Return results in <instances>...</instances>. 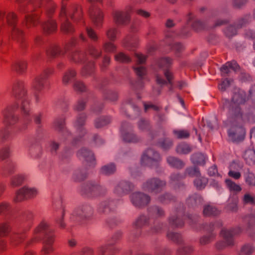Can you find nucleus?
<instances>
[{
    "instance_id": "nucleus-1",
    "label": "nucleus",
    "mask_w": 255,
    "mask_h": 255,
    "mask_svg": "<svg viewBox=\"0 0 255 255\" xmlns=\"http://www.w3.org/2000/svg\"><path fill=\"white\" fill-rule=\"evenodd\" d=\"M49 232L48 225L45 221H42L35 229L33 237L31 240V243H34L43 238L41 253L44 255L49 254L53 251L54 237L53 235H48Z\"/></svg>"
},
{
    "instance_id": "nucleus-2",
    "label": "nucleus",
    "mask_w": 255,
    "mask_h": 255,
    "mask_svg": "<svg viewBox=\"0 0 255 255\" xmlns=\"http://www.w3.org/2000/svg\"><path fill=\"white\" fill-rule=\"evenodd\" d=\"M16 3L18 11L21 13H26L24 18V25L27 28L35 27L40 24L42 13L41 8L34 11L31 5L27 2Z\"/></svg>"
},
{
    "instance_id": "nucleus-3",
    "label": "nucleus",
    "mask_w": 255,
    "mask_h": 255,
    "mask_svg": "<svg viewBox=\"0 0 255 255\" xmlns=\"http://www.w3.org/2000/svg\"><path fill=\"white\" fill-rule=\"evenodd\" d=\"M13 91L16 95L18 94L16 96L18 101L21 103L20 109L23 114L28 116L30 112L29 104L25 97L26 92L24 89L23 82L20 81L15 83L13 87Z\"/></svg>"
},
{
    "instance_id": "nucleus-4",
    "label": "nucleus",
    "mask_w": 255,
    "mask_h": 255,
    "mask_svg": "<svg viewBox=\"0 0 255 255\" xmlns=\"http://www.w3.org/2000/svg\"><path fill=\"white\" fill-rule=\"evenodd\" d=\"M133 7L128 5L124 10H115L113 12V16L115 22L119 25H126L130 21V14L133 11Z\"/></svg>"
},
{
    "instance_id": "nucleus-5",
    "label": "nucleus",
    "mask_w": 255,
    "mask_h": 255,
    "mask_svg": "<svg viewBox=\"0 0 255 255\" xmlns=\"http://www.w3.org/2000/svg\"><path fill=\"white\" fill-rule=\"evenodd\" d=\"M67 0H62V4L59 17L61 21L63 22L61 23V30L62 32L66 33H72L74 31V28L72 24L68 21V17L66 10V6L65 1Z\"/></svg>"
},
{
    "instance_id": "nucleus-6",
    "label": "nucleus",
    "mask_w": 255,
    "mask_h": 255,
    "mask_svg": "<svg viewBox=\"0 0 255 255\" xmlns=\"http://www.w3.org/2000/svg\"><path fill=\"white\" fill-rule=\"evenodd\" d=\"M37 194L36 190L34 188L23 187L18 190L13 198L15 203L22 202L29 198L35 197Z\"/></svg>"
},
{
    "instance_id": "nucleus-7",
    "label": "nucleus",
    "mask_w": 255,
    "mask_h": 255,
    "mask_svg": "<svg viewBox=\"0 0 255 255\" xmlns=\"http://www.w3.org/2000/svg\"><path fill=\"white\" fill-rule=\"evenodd\" d=\"M17 105L8 106L3 110V122L5 126L13 125L17 122V118L14 116V112L18 107Z\"/></svg>"
},
{
    "instance_id": "nucleus-8",
    "label": "nucleus",
    "mask_w": 255,
    "mask_h": 255,
    "mask_svg": "<svg viewBox=\"0 0 255 255\" xmlns=\"http://www.w3.org/2000/svg\"><path fill=\"white\" fill-rule=\"evenodd\" d=\"M5 19L7 25L11 28L17 27L18 16L13 11H8L6 13L3 9L0 8V22H3Z\"/></svg>"
},
{
    "instance_id": "nucleus-9",
    "label": "nucleus",
    "mask_w": 255,
    "mask_h": 255,
    "mask_svg": "<svg viewBox=\"0 0 255 255\" xmlns=\"http://www.w3.org/2000/svg\"><path fill=\"white\" fill-rule=\"evenodd\" d=\"M89 13L91 20L96 27H100L102 25L104 13L99 8L92 5L89 9Z\"/></svg>"
},
{
    "instance_id": "nucleus-10",
    "label": "nucleus",
    "mask_w": 255,
    "mask_h": 255,
    "mask_svg": "<svg viewBox=\"0 0 255 255\" xmlns=\"http://www.w3.org/2000/svg\"><path fill=\"white\" fill-rule=\"evenodd\" d=\"M160 159V156L157 152L150 149L143 153L141 157V164L151 166L152 162L158 161Z\"/></svg>"
},
{
    "instance_id": "nucleus-11",
    "label": "nucleus",
    "mask_w": 255,
    "mask_h": 255,
    "mask_svg": "<svg viewBox=\"0 0 255 255\" xmlns=\"http://www.w3.org/2000/svg\"><path fill=\"white\" fill-rule=\"evenodd\" d=\"M165 183L157 179H152L143 185V189L149 192H157L164 186Z\"/></svg>"
},
{
    "instance_id": "nucleus-12",
    "label": "nucleus",
    "mask_w": 255,
    "mask_h": 255,
    "mask_svg": "<svg viewBox=\"0 0 255 255\" xmlns=\"http://www.w3.org/2000/svg\"><path fill=\"white\" fill-rule=\"evenodd\" d=\"M48 72L45 71L41 75L36 77L32 82V87L36 92L42 90L46 84V79L48 76Z\"/></svg>"
},
{
    "instance_id": "nucleus-13",
    "label": "nucleus",
    "mask_w": 255,
    "mask_h": 255,
    "mask_svg": "<svg viewBox=\"0 0 255 255\" xmlns=\"http://www.w3.org/2000/svg\"><path fill=\"white\" fill-rule=\"evenodd\" d=\"M131 200L135 206L141 207L147 204L150 201V198L141 193H136L132 195Z\"/></svg>"
},
{
    "instance_id": "nucleus-14",
    "label": "nucleus",
    "mask_w": 255,
    "mask_h": 255,
    "mask_svg": "<svg viewBox=\"0 0 255 255\" xmlns=\"http://www.w3.org/2000/svg\"><path fill=\"white\" fill-rule=\"evenodd\" d=\"M234 234L233 231L223 229L221 232V235L223 238L224 244L223 245H221L220 243H218L217 245V248L221 249L224 247L232 245L233 243V235Z\"/></svg>"
},
{
    "instance_id": "nucleus-15",
    "label": "nucleus",
    "mask_w": 255,
    "mask_h": 255,
    "mask_svg": "<svg viewBox=\"0 0 255 255\" xmlns=\"http://www.w3.org/2000/svg\"><path fill=\"white\" fill-rule=\"evenodd\" d=\"M171 63L172 60L169 58H163L160 60L159 62V66L164 69L165 76L169 83H171L172 74L171 72L168 70V68L171 64Z\"/></svg>"
},
{
    "instance_id": "nucleus-16",
    "label": "nucleus",
    "mask_w": 255,
    "mask_h": 255,
    "mask_svg": "<svg viewBox=\"0 0 255 255\" xmlns=\"http://www.w3.org/2000/svg\"><path fill=\"white\" fill-rule=\"evenodd\" d=\"M10 38L12 40L22 44L25 41L24 32L17 27H14L11 28Z\"/></svg>"
},
{
    "instance_id": "nucleus-17",
    "label": "nucleus",
    "mask_w": 255,
    "mask_h": 255,
    "mask_svg": "<svg viewBox=\"0 0 255 255\" xmlns=\"http://www.w3.org/2000/svg\"><path fill=\"white\" fill-rule=\"evenodd\" d=\"M43 32L46 34H51L55 32L57 28V23L55 20L49 19L42 24Z\"/></svg>"
},
{
    "instance_id": "nucleus-18",
    "label": "nucleus",
    "mask_w": 255,
    "mask_h": 255,
    "mask_svg": "<svg viewBox=\"0 0 255 255\" xmlns=\"http://www.w3.org/2000/svg\"><path fill=\"white\" fill-rule=\"evenodd\" d=\"M239 67V66L236 61L228 62L221 68V74L223 76H225L231 72V70L236 71Z\"/></svg>"
},
{
    "instance_id": "nucleus-19",
    "label": "nucleus",
    "mask_w": 255,
    "mask_h": 255,
    "mask_svg": "<svg viewBox=\"0 0 255 255\" xmlns=\"http://www.w3.org/2000/svg\"><path fill=\"white\" fill-rule=\"evenodd\" d=\"M51 0H16V2L21 3L27 2L33 7V10H37L42 8L44 2H48Z\"/></svg>"
},
{
    "instance_id": "nucleus-20",
    "label": "nucleus",
    "mask_w": 255,
    "mask_h": 255,
    "mask_svg": "<svg viewBox=\"0 0 255 255\" xmlns=\"http://www.w3.org/2000/svg\"><path fill=\"white\" fill-rule=\"evenodd\" d=\"M72 8L73 9V12L71 15V18L74 21L84 23V21L83 20V12L81 6L75 5L72 7Z\"/></svg>"
},
{
    "instance_id": "nucleus-21",
    "label": "nucleus",
    "mask_w": 255,
    "mask_h": 255,
    "mask_svg": "<svg viewBox=\"0 0 255 255\" xmlns=\"http://www.w3.org/2000/svg\"><path fill=\"white\" fill-rule=\"evenodd\" d=\"M24 240V236L14 234L9 238V246L10 248H15L19 246Z\"/></svg>"
},
{
    "instance_id": "nucleus-22",
    "label": "nucleus",
    "mask_w": 255,
    "mask_h": 255,
    "mask_svg": "<svg viewBox=\"0 0 255 255\" xmlns=\"http://www.w3.org/2000/svg\"><path fill=\"white\" fill-rule=\"evenodd\" d=\"M12 69L16 72L21 73L25 71L27 68V63L25 61H18L12 65Z\"/></svg>"
},
{
    "instance_id": "nucleus-23",
    "label": "nucleus",
    "mask_w": 255,
    "mask_h": 255,
    "mask_svg": "<svg viewBox=\"0 0 255 255\" xmlns=\"http://www.w3.org/2000/svg\"><path fill=\"white\" fill-rule=\"evenodd\" d=\"M187 24L189 25H191L196 31L201 30L203 27L202 23L200 21L194 20L192 14L189 15Z\"/></svg>"
},
{
    "instance_id": "nucleus-24",
    "label": "nucleus",
    "mask_w": 255,
    "mask_h": 255,
    "mask_svg": "<svg viewBox=\"0 0 255 255\" xmlns=\"http://www.w3.org/2000/svg\"><path fill=\"white\" fill-rule=\"evenodd\" d=\"M78 156L79 157H83L87 161H94L95 158L92 152L86 149H83L78 153Z\"/></svg>"
},
{
    "instance_id": "nucleus-25",
    "label": "nucleus",
    "mask_w": 255,
    "mask_h": 255,
    "mask_svg": "<svg viewBox=\"0 0 255 255\" xmlns=\"http://www.w3.org/2000/svg\"><path fill=\"white\" fill-rule=\"evenodd\" d=\"M192 161L195 164L204 165L205 162L206 156L200 153H196L192 155Z\"/></svg>"
},
{
    "instance_id": "nucleus-26",
    "label": "nucleus",
    "mask_w": 255,
    "mask_h": 255,
    "mask_svg": "<svg viewBox=\"0 0 255 255\" xmlns=\"http://www.w3.org/2000/svg\"><path fill=\"white\" fill-rule=\"evenodd\" d=\"M57 7L56 3L53 1L47 2L46 7V14L48 17H50L55 12Z\"/></svg>"
},
{
    "instance_id": "nucleus-27",
    "label": "nucleus",
    "mask_w": 255,
    "mask_h": 255,
    "mask_svg": "<svg viewBox=\"0 0 255 255\" xmlns=\"http://www.w3.org/2000/svg\"><path fill=\"white\" fill-rule=\"evenodd\" d=\"M219 213L218 210L215 207L211 205H206L204 207L203 214L206 216L216 215Z\"/></svg>"
},
{
    "instance_id": "nucleus-28",
    "label": "nucleus",
    "mask_w": 255,
    "mask_h": 255,
    "mask_svg": "<svg viewBox=\"0 0 255 255\" xmlns=\"http://www.w3.org/2000/svg\"><path fill=\"white\" fill-rule=\"evenodd\" d=\"M47 54L48 55L54 57L60 54H63V53L61 51L60 47L57 45H54L51 46L47 50Z\"/></svg>"
},
{
    "instance_id": "nucleus-29",
    "label": "nucleus",
    "mask_w": 255,
    "mask_h": 255,
    "mask_svg": "<svg viewBox=\"0 0 255 255\" xmlns=\"http://www.w3.org/2000/svg\"><path fill=\"white\" fill-rule=\"evenodd\" d=\"M167 160L169 164L177 168H181L184 166L182 161L174 157H169Z\"/></svg>"
},
{
    "instance_id": "nucleus-30",
    "label": "nucleus",
    "mask_w": 255,
    "mask_h": 255,
    "mask_svg": "<svg viewBox=\"0 0 255 255\" xmlns=\"http://www.w3.org/2000/svg\"><path fill=\"white\" fill-rule=\"evenodd\" d=\"M118 34V29L115 27L110 28L106 32L108 38L112 41L116 40Z\"/></svg>"
},
{
    "instance_id": "nucleus-31",
    "label": "nucleus",
    "mask_w": 255,
    "mask_h": 255,
    "mask_svg": "<svg viewBox=\"0 0 255 255\" xmlns=\"http://www.w3.org/2000/svg\"><path fill=\"white\" fill-rule=\"evenodd\" d=\"M245 93L241 91L239 94H235L233 97V101L238 104H242L246 101Z\"/></svg>"
},
{
    "instance_id": "nucleus-32",
    "label": "nucleus",
    "mask_w": 255,
    "mask_h": 255,
    "mask_svg": "<svg viewBox=\"0 0 255 255\" xmlns=\"http://www.w3.org/2000/svg\"><path fill=\"white\" fill-rule=\"evenodd\" d=\"M176 151L180 154H187L191 151V148L188 144L183 143L177 146Z\"/></svg>"
},
{
    "instance_id": "nucleus-33",
    "label": "nucleus",
    "mask_w": 255,
    "mask_h": 255,
    "mask_svg": "<svg viewBox=\"0 0 255 255\" xmlns=\"http://www.w3.org/2000/svg\"><path fill=\"white\" fill-rule=\"evenodd\" d=\"M76 75V72L74 70H71L66 72L63 76L62 82L64 84H67Z\"/></svg>"
},
{
    "instance_id": "nucleus-34",
    "label": "nucleus",
    "mask_w": 255,
    "mask_h": 255,
    "mask_svg": "<svg viewBox=\"0 0 255 255\" xmlns=\"http://www.w3.org/2000/svg\"><path fill=\"white\" fill-rule=\"evenodd\" d=\"M10 226L7 222L0 224V236H6L10 232Z\"/></svg>"
},
{
    "instance_id": "nucleus-35",
    "label": "nucleus",
    "mask_w": 255,
    "mask_h": 255,
    "mask_svg": "<svg viewBox=\"0 0 255 255\" xmlns=\"http://www.w3.org/2000/svg\"><path fill=\"white\" fill-rule=\"evenodd\" d=\"M174 135L178 138H187L189 136V132L187 130H174L173 131Z\"/></svg>"
},
{
    "instance_id": "nucleus-36",
    "label": "nucleus",
    "mask_w": 255,
    "mask_h": 255,
    "mask_svg": "<svg viewBox=\"0 0 255 255\" xmlns=\"http://www.w3.org/2000/svg\"><path fill=\"white\" fill-rule=\"evenodd\" d=\"M116 170V167L113 164L103 166L101 169V172L105 175H109L113 173Z\"/></svg>"
},
{
    "instance_id": "nucleus-37",
    "label": "nucleus",
    "mask_w": 255,
    "mask_h": 255,
    "mask_svg": "<svg viewBox=\"0 0 255 255\" xmlns=\"http://www.w3.org/2000/svg\"><path fill=\"white\" fill-rule=\"evenodd\" d=\"M226 183L230 190L236 192H240L241 190V187L230 179H227Z\"/></svg>"
},
{
    "instance_id": "nucleus-38",
    "label": "nucleus",
    "mask_w": 255,
    "mask_h": 255,
    "mask_svg": "<svg viewBox=\"0 0 255 255\" xmlns=\"http://www.w3.org/2000/svg\"><path fill=\"white\" fill-rule=\"evenodd\" d=\"M115 60L117 61L123 63H128L130 61V58L122 52H120L115 55Z\"/></svg>"
},
{
    "instance_id": "nucleus-39",
    "label": "nucleus",
    "mask_w": 255,
    "mask_h": 255,
    "mask_svg": "<svg viewBox=\"0 0 255 255\" xmlns=\"http://www.w3.org/2000/svg\"><path fill=\"white\" fill-rule=\"evenodd\" d=\"M207 182V181L206 178L204 177H202L201 178H198L195 179L194 184L197 188L201 189L205 187Z\"/></svg>"
},
{
    "instance_id": "nucleus-40",
    "label": "nucleus",
    "mask_w": 255,
    "mask_h": 255,
    "mask_svg": "<svg viewBox=\"0 0 255 255\" xmlns=\"http://www.w3.org/2000/svg\"><path fill=\"white\" fill-rule=\"evenodd\" d=\"M25 177L21 175H18L14 176L12 180L11 184L13 186H17L21 185L24 181Z\"/></svg>"
},
{
    "instance_id": "nucleus-41",
    "label": "nucleus",
    "mask_w": 255,
    "mask_h": 255,
    "mask_svg": "<svg viewBox=\"0 0 255 255\" xmlns=\"http://www.w3.org/2000/svg\"><path fill=\"white\" fill-rule=\"evenodd\" d=\"M186 173L191 177H199L200 173L199 169L196 167L189 168L186 170Z\"/></svg>"
},
{
    "instance_id": "nucleus-42",
    "label": "nucleus",
    "mask_w": 255,
    "mask_h": 255,
    "mask_svg": "<svg viewBox=\"0 0 255 255\" xmlns=\"http://www.w3.org/2000/svg\"><path fill=\"white\" fill-rule=\"evenodd\" d=\"M104 49L107 52H113L116 51V46L112 42H107L104 45Z\"/></svg>"
},
{
    "instance_id": "nucleus-43",
    "label": "nucleus",
    "mask_w": 255,
    "mask_h": 255,
    "mask_svg": "<svg viewBox=\"0 0 255 255\" xmlns=\"http://www.w3.org/2000/svg\"><path fill=\"white\" fill-rule=\"evenodd\" d=\"M254 251L253 248L250 245L244 246L241 252L242 255H249L251 254Z\"/></svg>"
},
{
    "instance_id": "nucleus-44",
    "label": "nucleus",
    "mask_w": 255,
    "mask_h": 255,
    "mask_svg": "<svg viewBox=\"0 0 255 255\" xmlns=\"http://www.w3.org/2000/svg\"><path fill=\"white\" fill-rule=\"evenodd\" d=\"M10 149L8 147H5L0 150V158L3 160L9 156Z\"/></svg>"
},
{
    "instance_id": "nucleus-45",
    "label": "nucleus",
    "mask_w": 255,
    "mask_h": 255,
    "mask_svg": "<svg viewBox=\"0 0 255 255\" xmlns=\"http://www.w3.org/2000/svg\"><path fill=\"white\" fill-rule=\"evenodd\" d=\"M86 30L88 36L92 40L96 41L98 39V36L95 31L92 28L90 27H87Z\"/></svg>"
},
{
    "instance_id": "nucleus-46",
    "label": "nucleus",
    "mask_w": 255,
    "mask_h": 255,
    "mask_svg": "<svg viewBox=\"0 0 255 255\" xmlns=\"http://www.w3.org/2000/svg\"><path fill=\"white\" fill-rule=\"evenodd\" d=\"M236 28L234 26H230L225 30L226 35L228 37L232 36L236 34Z\"/></svg>"
},
{
    "instance_id": "nucleus-47",
    "label": "nucleus",
    "mask_w": 255,
    "mask_h": 255,
    "mask_svg": "<svg viewBox=\"0 0 255 255\" xmlns=\"http://www.w3.org/2000/svg\"><path fill=\"white\" fill-rule=\"evenodd\" d=\"M83 57L84 55L83 53L79 52H76L72 54L71 58L75 62H79L83 61L82 57Z\"/></svg>"
},
{
    "instance_id": "nucleus-48",
    "label": "nucleus",
    "mask_w": 255,
    "mask_h": 255,
    "mask_svg": "<svg viewBox=\"0 0 255 255\" xmlns=\"http://www.w3.org/2000/svg\"><path fill=\"white\" fill-rule=\"evenodd\" d=\"M244 201L245 203L254 204H255V198L249 194H247L244 196Z\"/></svg>"
},
{
    "instance_id": "nucleus-49",
    "label": "nucleus",
    "mask_w": 255,
    "mask_h": 255,
    "mask_svg": "<svg viewBox=\"0 0 255 255\" xmlns=\"http://www.w3.org/2000/svg\"><path fill=\"white\" fill-rule=\"evenodd\" d=\"M10 209L9 204L6 202H2L0 203V214L5 213Z\"/></svg>"
},
{
    "instance_id": "nucleus-50",
    "label": "nucleus",
    "mask_w": 255,
    "mask_h": 255,
    "mask_svg": "<svg viewBox=\"0 0 255 255\" xmlns=\"http://www.w3.org/2000/svg\"><path fill=\"white\" fill-rule=\"evenodd\" d=\"M74 89L76 91L83 92L86 90V87L84 84L81 82H76L74 84Z\"/></svg>"
},
{
    "instance_id": "nucleus-51",
    "label": "nucleus",
    "mask_w": 255,
    "mask_h": 255,
    "mask_svg": "<svg viewBox=\"0 0 255 255\" xmlns=\"http://www.w3.org/2000/svg\"><path fill=\"white\" fill-rule=\"evenodd\" d=\"M134 70L136 75L139 77H142L143 76L146 72L145 69L142 66L134 67Z\"/></svg>"
},
{
    "instance_id": "nucleus-52",
    "label": "nucleus",
    "mask_w": 255,
    "mask_h": 255,
    "mask_svg": "<svg viewBox=\"0 0 255 255\" xmlns=\"http://www.w3.org/2000/svg\"><path fill=\"white\" fill-rule=\"evenodd\" d=\"M54 126L56 129H62L64 127V121L62 119L56 120L54 123Z\"/></svg>"
},
{
    "instance_id": "nucleus-53",
    "label": "nucleus",
    "mask_w": 255,
    "mask_h": 255,
    "mask_svg": "<svg viewBox=\"0 0 255 255\" xmlns=\"http://www.w3.org/2000/svg\"><path fill=\"white\" fill-rule=\"evenodd\" d=\"M89 54L92 55L93 57L96 58L101 55V52L98 51L94 47L91 46L90 47L89 50Z\"/></svg>"
},
{
    "instance_id": "nucleus-54",
    "label": "nucleus",
    "mask_w": 255,
    "mask_h": 255,
    "mask_svg": "<svg viewBox=\"0 0 255 255\" xmlns=\"http://www.w3.org/2000/svg\"><path fill=\"white\" fill-rule=\"evenodd\" d=\"M124 140L126 142H135L136 139L135 136L132 134L128 133L125 135L123 137Z\"/></svg>"
},
{
    "instance_id": "nucleus-55",
    "label": "nucleus",
    "mask_w": 255,
    "mask_h": 255,
    "mask_svg": "<svg viewBox=\"0 0 255 255\" xmlns=\"http://www.w3.org/2000/svg\"><path fill=\"white\" fill-rule=\"evenodd\" d=\"M232 80H231L228 78L225 79L222 81L221 84L219 86V88L221 90H225L226 87L229 86Z\"/></svg>"
},
{
    "instance_id": "nucleus-56",
    "label": "nucleus",
    "mask_w": 255,
    "mask_h": 255,
    "mask_svg": "<svg viewBox=\"0 0 255 255\" xmlns=\"http://www.w3.org/2000/svg\"><path fill=\"white\" fill-rule=\"evenodd\" d=\"M167 237L169 239L174 242H178L180 236L177 233H169L168 234Z\"/></svg>"
},
{
    "instance_id": "nucleus-57",
    "label": "nucleus",
    "mask_w": 255,
    "mask_h": 255,
    "mask_svg": "<svg viewBox=\"0 0 255 255\" xmlns=\"http://www.w3.org/2000/svg\"><path fill=\"white\" fill-rule=\"evenodd\" d=\"M135 56L136 58L137 62L138 64H142L145 61L146 57L140 53H135Z\"/></svg>"
},
{
    "instance_id": "nucleus-58",
    "label": "nucleus",
    "mask_w": 255,
    "mask_h": 255,
    "mask_svg": "<svg viewBox=\"0 0 255 255\" xmlns=\"http://www.w3.org/2000/svg\"><path fill=\"white\" fill-rule=\"evenodd\" d=\"M228 175L235 179H238L241 177V173L239 172H236L230 170L228 173Z\"/></svg>"
},
{
    "instance_id": "nucleus-59",
    "label": "nucleus",
    "mask_w": 255,
    "mask_h": 255,
    "mask_svg": "<svg viewBox=\"0 0 255 255\" xmlns=\"http://www.w3.org/2000/svg\"><path fill=\"white\" fill-rule=\"evenodd\" d=\"M246 182L250 185H255V177L253 174H250L246 178Z\"/></svg>"
},
{
    "instance_id": "nucleus-60",
    "label": "nucleus",
    "mask_w": 255,
    "mask_h": 255,
    "mask_svg": "<svg viewBox=\"0 0 255 255\" xmlns=\"http://www.w3.org/2000/svg\"><path fill=\"white\" fill-rule=\"evenodd\" d=\"M136 13L137 14L145 18H147L150 16L149 12L140 9L136 10Z\"/></svg>"
},
{
    "instance_id": "nucleus-61",
    "label": "nucleus",
    "mask_w": 255,
    "mask_h": 255,
    "mask_svg": "<svg viewBox=\"0 0 255 255\" xmlns=\"http://www.w3.org/2000/svg\"><path fill=\"white\" fill-rule=\"evenodd\" d=\"M145 223V217H140L136 222L135 225L137 227H140Z\"/></svg>"
},
{
    "instance_id": "nucleus-62",
    "label": "nucleus",
    "mask_w": 255,
    "mask_h": 255,
    "mask_svg": "<svg viewBox=\"0 0 255 255\" xmlns=\"http://www.w3.org/2000/svg\"><path fill=\"white\" fill-rule=\"evenodd\" d=\"M8 133L9 131L7 128H4V129L0 130V138H5L8 135Z\"/></svg>"
},
{
    "instance_id": "nucleus-63",
    "label": "nucleus",
    "mask_w": 255,
    "mask_h": 255,
    "mask_svg": "<svg viewBox=\"0 0 255 255\" xmlns=\"http://www.w3.org/2000/svg\"><path fill=\"white\" fill-rule=\"evenodd\" d=\"M7 249V242L3 239H0V250L5 251Z\"/></svg>"
},
{
    "instance_id": "nucleus-64",
    "label": "nucleus",
    "mask_w": 255,
    "mask_h": 255,
    "mask_svg": "<svg viewBox=\"0 0 255 255\" xmlns=\"http://www.w3.org/2000/svg\"><path fill=\"white\" fill-rule=\"evenodd\" d=\"M85 106V102L84 101H79L76 106V109L78 111H81L83 110Z\"/></svg>"
}]
</instances>
